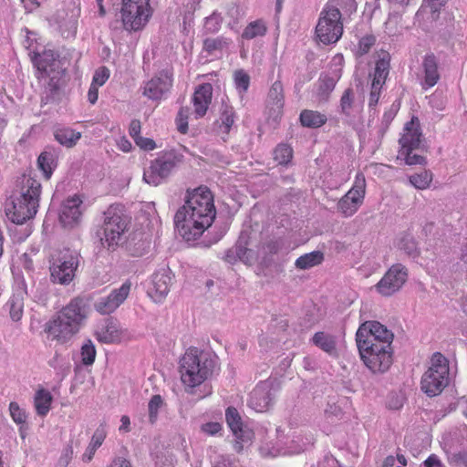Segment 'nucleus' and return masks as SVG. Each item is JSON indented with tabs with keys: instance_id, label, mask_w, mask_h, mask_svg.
<instances>
[{
	"instance_id": "f257e3e1",
	"label": "nucleus",
	"mask_w": 467,
	"mask_h": 467,
	"mask_svg": "<svg viewBox=\"0 0 467 467\" xmlns=\"http://www.w3.org/2000/svg\"><path fill=\"white\" fill-rule=\"evenodd\" d=\"M216 210L213 196L206 187L187 192L184 204L174 216L175 227L186 241L196 240L212 225Z\"/></svg>"
},
{
	"instance_id": "f03ea898",
	"label": "nucleus",
	"mask_w": 467,
	"mask_h": 467,
	"mask_svg": "<svg viewBox=\"0 0 467 467\" xmlns=\"http://www.w3.org/2000/svg\"><path fill=\"white\" fill-rule=\"evenodd\" d=\"M88 299L81 296L73 298L57 315L46 325L48 337L60 343L69 340L78 332L87 317Z\"/></svg>"
},
{
	"instance_id": "7ed1b4c3",
	"label": "nucleus",
	"mask_w": 467,
	"mask_h": 467,
	"mask_svg": "<svg viewBox=\"0 0 467 467\" xmlns=\"http://www.w3.org/2000/svg\"><path fill=\"white\" fill-rule=\"evenodd\" d=\"M355 0H329L320 13L316 27L317 38L325 45L338 41L343 34L342 13L356 11Z\"/></svg>"
},
{
	"instance_id": "20e7f679",
	"label": "nucleus",
	"mask_w": 467,
	"mask_h": 467,
	"mask_svg": "<svg viewBox=\"0 0 467 467\" xmlns=\"http://www.w3.org/2000/svg\"><path fill=\"white\" fill-rule=\"evenodd\" d=\"M19 184V197L12 202L11 208L6 209V214L14 223L23 224L36 213L41 184L36 179L26 175L22 176Z\"/></svg>"
},
{
	"instance_id": "39448f33",
	"label": "nucleus",
	"mask_w": 467,
	"mask_h": 467,
	"mask_svg": "<svg viewBox=\"0 0 467 467\" xmlns=\"http://www.w3.org/2000/svg\"><path fill=\"white\" fill-rule=\"evenodd\" d=\"M213 367V360L207 353L197 348H190L180 361L182 380L186 386L194 388L212 374Z\"/></svg>"
},
{
	"instance_id": "423d86ee",
	"label": "nucleus",
	"mask_w": 467,
	"mask_h": 467,
	"mask_svg": "<svg viewBox=\"0 0 467 467\" xmlns=\"http://www.w3.org/2000/svg\"><path fill=\"white\" fill-rule=\"evenodd\" d=\"M130 218L126 214L120 204L110 205L104 213L102 244H107L109 249H115L122 241L123 234L128 229Z\"/></svg>"
},
{
	"instance_id": "0eeeda50",
	"label": "nucleus",
	"mask_w": 467,
	"mask_h": 467,
	"mask_svg": "<svg viewBox=\"0 0 467 467\" xmlns=\"http://www.w3.org/2000/svg\"><path fill=\"white\" fill-rule=\"evenodd\" d=\"M448 384L449 361L442 354L436 352L432 355L431 367L421 377L420 389L427 396L435 397Z\"/></svg>"
},
{
	"instance_id": "6e6552de",
	"label": "nucleus",
	"mask_w": 467,
	"mask_h": 467,
	"mask_svg": "<svg viewBox=\"0 0 467 467\" xmlns=\"http://www.w3.org/2000/svg\"><path fill=\"white\" fill-rule=\"evenodd\" d=\"M183 154L176 150L163 151L144 170L143 180L150 185L158 186L183 162Z\"/></svg>"
},
{
	"instance_id": "1a4fd4ad",
	"label": "nucleus",
	"mask_w": 467,
	"mask_h": 467,
	"mask_svg": "<svg viewBox=\"0 0 467 467\" xmlns=\"http://www.w3.org/2000/svg\"><path fill=\"white\" fill-rule=\"evenodd\" d=\"M58 58L59 55L51 49H46L41 54L35 53L32 57V61L39 72L38 78H49L47 88L51 93L59 88V79L65 73Z\"/></svg>"
},
{
	"instance_id": "9d476101",
	"label": "nucleus",
	"mask_w": 467,
	"mask_h": 467,
	"mask_svg": "<svg viewBox=\"0 0 467 467\" xmlns=\"http://www.w3.org/2000/svg\"><path fill=\"white\" fill-rule=\"evenodd\" d=\"M119 13L125 30H140L151 16L150 0H121Z\"/></svg>"
},
{
	"instance_id": "9b49d317",
	"label": "nucleus",
	"mask_w": 467,
	"mask_h": 467,
	"mask_svg": "<svg viewBox=\"0 0 467 467\" xmlns=\"http://www.w3.org/2000/svg\"><path fill=\"white\" fill-rule=\"evenodd\" d=\"M79 265V254L69 250L61 251L53 257L49 270L54 284L69 285L75 278Z\"/></svg>"
},
{
	"instance_id": "f8f14e48",
	"label": "nucleus",
	"mask_w": 467,
	"mask_h": 467,
	"mask_svg": "<svg viewBox=\"0 0 467 467\" xmlns=\"http://www.w3.org/2000/svg\"><path fill=\"white\" fill-rule=\"evenodd\" d=\"M360 358L372 372H385L392 364V348L371 343L368 346L357 345Z\"/></svg>"
},
{
	"instance_id": "ddd939ff",
	"label": "nucleus",
	"mask_w": 467,
	"mask_h": 467,
	"mask_svg": "<svg viewBox=\"0 0 467 467\" xmlns=\"http://www.w3.org/2000/svg\"><path fill=\"white\" fill-rule=\"evenodd\" d=\"M394 335L378 321H366L356 333L357 345L368 346L371 343L391 347Z\"/></svg>"
},
{
	"instance_id": "4468645a",
	"label": "nucleus",
	"mask_w": 467,
	"mask_h": 467,
	"mask_svg": "<svg viewBox=\"0 0 467 467\" xmlns=\"http://www.w3.org/2000/svg\"><path fill=\"white\" fill-rule=\"evenodd\" d=\"M408 270L401 264L393 265L375 285L379 294L383 296H390L406 283Z\"/></svg>"
},
{
	"instance_id": "2eb2a0df",
	"label": "nucleus",
	"mask_w": 467,
	"mask_h": 467,
	"mask_svg": "<svg viewBox=\"0 0 467 467\" xmlns=\"http://www.w3.org/2000/svg\"><path fill=\"white\" fill-rule=\"evenodd\" d=\"M365 192V178L358 174L353 187L338 201L337 210L347 217L353 215L362 204Z\"/></svg>"
},
{
	"instance_id": "dca6fc26",
	"label": "nucleus",
	"mask_w": 467,
	"mask_h": 467,
	"mask_svg": "<svg viewBox=\"0 0 467 467\" xmlns=\"http://www.w3.org/2000/svg\"><path fill=\"white\" fill-rule=\"evenodd\" d=\"M400 150H420L427 152L429 146L423 138L418 118L412 117L404 128V134L400 139Z\"/></svg>"
},
{
	"instance_id": "f3484780",
	"label": "nucleus",
	"mask_w": 467,
	"mask_h": 467,
	"mask_svg": "<svg viewBox=\"0 0 467 467\" xmlns=\"http://www.w3.org/2000/svg\"><path fill=\"white\" fill-rule=\"evenodd\" d=\"M130 287V281L124 282L120 287L113 289L109 296L95 302L94 308L101 315L113 313L127 299Z\"/></svg>"
},
{
	"instance_id": "a211bd4d",
	"label": "nucleus",
	"mask_w": 467,
	"mask_h": 467,
	"mask_svg": "<svg viewBox=\"0 0 467 467\" xmlns=\"http://www.w3.org/2000/svg\"><path fill=\"white\" fill-rule=\"evenodd\" d=\"M274 398L275 392L271 383L261 382L251 392L249 405L254 410L263 412L270 407Z\"/></svg>"
},
{
	"instance_id": "6ab92c4d",
	"label": "nucleus",
	"mask_w": 467,
	"mask_h": 467,
	"mask_svg": "<svg viewBox=\"0 0 467 467\" xmlns=\"http://www.w3.org/2000/svg\"><path fill=\"white\" fill-rule=\"evenodd\" d=\"M171 85V75L168 71H161L146 83L143 94L150 99L157 100L170 90Z\"/></svg>"
},
{
	"instance_id": "aec40b11",
	"label": "nucleus",
	"mask_w": 467,
	"mask_h": 467,
	"mask_svg": "<svg viewBox=\"0 0 467 467\" xmlns=\"http://www.w3.org/2000/svg\"><path fill=\"white\" fill-rule=\"evenodd\" d=\"M225 419L228 426L237 440L242 441H251L254 437V432L244 426L242 418L238 410L234 407H229L225 411Z\"/></svg>"
},
{
	"instance_id": "412c9836",
	"label": "nucleus",
	"mask_w": 467,
	"mask_h": 467,
	"mask_svg": "<svg viewBox=\"0 0 467 467\" xmlns=\"http://www.w3.org/2000/svg\"><path fill=\"white\" fill-rule=\"evenodd\" d=\"M212 96L213 87L210 83L202 84L196 88L192 102L197 118H202L206 114L212 101Z\"/></svg>"
},
{
	"instance_id": "4be33fe9",
	"label": "nucleus",
	"mask_w": 467,
	"mask_h": 467,
	"mask_svg": "<svg viewBox=\"0 0 467 467\" xmlns=\"http://www.w3.org/2000/svg\"><path fill=\"white\" fill-rule=\"evenodd\" d=\"M172 276L169 268H161L152 276L154 291L152 296L155 301H161L170 291Z\"/></svg>"
},
{
	"instance_id": "5701e85b",
	"label": "nucleus",
	"mask_w": 467,
	"mask_h": 467,
	"mask_svg": "<svg viewBox=\"0 0 467 467\" xmlns=\"http://www.w3.org/2000/svg\"><path fill=\"white\" fill-rule=\"evenodd\" d=\"M97 339L105 344L119 343L122 332L119 324L116 319H107L105 323L95 333Z\"/></svg>"
},
{
	"instance_id": "b1692460",
	"label": "nucleus",
	"mask_w": 467,
	"mask_h": 467,
	"mask_svg": "<svg viewBox=\"0 0 467 467\" xmlns=\"http://www.w3.org/2000/svg\"><path fill=\"white\" fill-rule=\"evenodd\" d=\"M81 201L78 198L67 199L61 207L59 220L66 227H71L78 223L81 213L79 205Z\"/></svg>"
},
{
	"instance_id": "393cba45",
	"label": "nucleus",
	"mask_w": 467,
	"mask_h": 467,
	"mask_svg": "<svg viewBox=\"0 0 467 467\" xmlns=\"http://www.w3.org/2000/svg\"><path fill=\"white\" fill-rule=\"evenodd\" d=\"M311 342L330 356H336L337 354V337L334 335L324 331H318L314 334L311 338Z\"/></svg>"
},
{
	"instance_id": "a878e982",
	"label": "nucleus",
	"mask_w": 467,
	"mask_h": 467,
	"mask_svg": "<svg viewBox=\"0 0 467 467\" xmlns=\"http://www.w3.org/2000/svg\"><path fill=\"white\" fill-rule=\"evenodd\" d=\"M422 67L424 70V85L426 88L433 87L440 78L436 57L433 54L426 55L422 62Z\"/></svg>"
},
{
	"instance_id": "bb28decb",
	"label": "nucleus",
	"mask_w": 467,
	"mask_h": 467,
	"mask_svg": "<svg viewBox=\"0 0 467 467\" xmlns=\"http://www.w3.org/2000/svg\"><path fill=\"white\" fill-rule=\"evenodd\" d=\"M80 0H67L66 3L67 9L57 14V22L61 25L74 26L80 16Z\"/></svg>"
},
{
	"instance_id": "cd10ccee",
	"label": "nucleus",
	"mask_w": 467,
	"mask_h": 467,
	"mask_svg": "<svg viewBox=\"0 0 467 467\" xmlns=\"http://www.w3.org/2000/svg\"><path fill=\"white\" fill-rule=\"evenodd\" d=\"M299 119L302 126L311 129L319 128L323 126L327 120L326 115L318 111L310 109L302 110L300 113Z\"/></svg>"
},
{
	"instance_id": "c85d7f7f",
	"label": "nucleus",
	"mask_w": 467,
	"mask_h": 467,
	"mask_svg": "<svg viewBox=\"0 0 467 467\" xmlns=\"http://www.w3.org/2000/svg\"><path fill=\"white\" fill-rule=\"evenodd\" d=\"M337 76L332 77L329 75H321L318 79L317 97L319 101L327 102L329 99L331 92L334 90Z\"/></svg>"
},
{
	"instance_id": "c756f323",
	"label": "nucleus",
	"mask_w": 467,
	"mask_h": 467,
	"mask_svg": "<svg viewBox=\"0 0 467 467\" xmlns=\"http://www.w3.org/2000/svg\"><path fill=\"white\" fill-rule=\"evenodd\" d=\"M54 136L58 143L67 148H71L80 139L81 133L69 128H60L55 130Z\"/></svg>"
},
{
	"instance_id": "7c9ffc66",
	"label": "nucleus",
	"mask_w": 467,
	"mask_h": 467,
	"mask_svg": "<svg viewBox=\"0 0 467 467\" xmlns=\"http://www.w3.org/2000/svg\"><path fill=\"white\" fill-rule=\"evenodd\" d=\"M51 393L44 389L37 390L35 394L34 404L36 413L39 416H46L50 410L52 403Z\"/></svg>"
},
{
	"instance_id": "2f4dec72",
	"label": "nucleus",
	"mask_w": 467,
	"mask_h": 467,
	"mask_svg": "<svg viewBox=\"0 0 467 467\" xmlns=\"http://www.w3.org/2000/svg\"><path fill=\"white\" fill-rule=\"evenodd\" d=\"M324 260V254L320 251H313L299 256L295 263V266L300 270H306L320 265Z\"/></svg>"
},
{
	"instance_id": "473e14b6",
	"label": "nucleus",
	"mask_w": 467,
	"mask_h": 467,
	"mask_svg": "<svg viewBox=\"0 0 467 467\" xmlns=\"http://www.w3.org/2000/svg\"><path fill=\"white\" fill-rule=\"evenodd\" d=\"M285 103L283 84L280 80L275 81L268 92V104L276 110L282 109Z\"/></svg>"
},
{
	"instance_id": "72a5a7b5",
	"label": "nucleus",
	"mask_w": 467,
	"mask_h": 467,
	"mask_svg": "<svg viewBox=\"0 0 467 467\" xmlns=\"http://www.w3.org/2000/svg\"><path fill=\"white\" fill-rule=\"evenodd\" d=\"M389 72V55L385 54L383 57L376 62V67L372 82L384 85Z\"/></svg>"
},
{
	"instance_id": "f704fd0d",
	"label": "nucleus",
	"mask_w": 467,
	"mask_h": 467,
	"mask_svg": "<svg viewBox=\"0 0 467 467\" xmlns=\"http://www.w3.org/2000/svg\"><path fill=\"white\" fill-rule=\"evenodd\" d=\"M106 438V432L103 428H99L94 432L91 442L88 447L87 452L83 455V461L90 462L95 454L96 450L101 446Z\"/></svg>"
},
{
	"instance_id": "c9c22d12",
	"label": "nucleus",
	"mask_w": 467,
	"mask_h": 467,
	"mask_svg": "<svg viewBox=\"0 0 467 467\" xmlns=\"http://www.w3.org/2000/svg\"><path fill=\"white\" fill-rule=\"evenodd\" d=\"M247 239L246 236L242 234L238 239V251H239V260L244 262L246 265H253L255 262V253L247 248Z\"/></svg>"
},
{
	"instance_id": "e433bc0d",
	"label": "nucleus",
	"mask_w": 467,
	"mask_h": 467,
	"mask_svg": "<svg viewBox=\"0 0 467 467\" xmlns=\"http://www.w3.org/2000/svg\"><path fill=\"white\" fill-rule=\"evenodd\" d=\"M6 306L9 308L10 317L14 321L21 319L23 315V298L19 295H13L6 303Z\"/></svg>"
},
{
	"instance_id": "4c0bfd02",
	"label": "nucleus",
	"mask_w": 467,
	"mask_h": 467,
	"mask_svg": "<svg viewBox=\"0 0 467 467\" xmlns=\"http://www.w3.org/2000/svg\"><path fill=\"white\" fill-rule=\"evenodd\" d=\"M410 182L419 190L427 189L431 181H432V173L429 171H421L420 173H415L409 178Z\"/></svg>"
},
{
	"instance_id": "58836bf2",
	"label": "nucleus",
	"mask_w": 467,
	"mask_h": 467,
	"mask_svg": "<svg viewBox=\"0 0 467 467\" xmlns=\"http://www.w3.org/2000/svg\"><path fill=\"white\" fill-rule=\"evenodd\" d=\"M266 33V26L261 20L250 23L244 30L242 36L245 39H253L256 36H262Z\"/></svg>"
},
{
	"instance_id": "ea45409f",
	"label": "nucleus",
	"mask_w": 467,
	"mask_h": 467,
	"mask_svg": "<svg viewBox=\"0 0 467 467\" xmlns=\"http://www.w3.org/2000/svg\"><path fill=\"white\" fill-rule=\"evenodd\" d=\"M293 157V150L287 145L281 143L274 150V159L278 164L286 165Z\"/></svg>"
},
{
	"instance_id": "a19ab883",
	"label": "nucleus",
	"mask_w": 467,
	"mask_h": 467,
	"mask_svg": "<svg viewBox=\"0 0 467 467\" xmlns=\"http://www.w3.org/2000/svg\"><path fill=\"white\" fill-rule=\"evenodd\" d=\"M355 95L352 88H347L340 99V113L345 115L346 117H349L351 115V109L354 105Z\"/></svg>"
},
{
	"instance_id": "79ce46f5",
	"label": "nucleus",
	"mask_w": 467,
	"mask_h": 467,
	"mask_svg": "<svg viewBox=\"0 0 467 467\" xmlns=\"http://www.w3.org/2000/svg\"><path fill=\"white\" fill-rule=\"evenodd\" d=\"M234 81L239 94H244L248 90L250 77L244 69L234 71Z\"/></svg>"
},
{
	"instance_id": "37998d69",
	"label": "nucleus",
	"mask_w": 467,
	"mask_h": 467,
	"mask_svg": "<svg viewBox=\"0 0 467 467\" xmlns=\"http://www.w3.org/2000/svg\"><path fill=\"white\" fill-rule=\"evenodd\" d=\"M96 348L90 339H88L81 347V361L85 366H90L94 363L96 358Z\"/></svg>"
},
{
	"instance_id": "c03bdc74",
	"label": "nucleus",
	"mask_w": 467,
	"mask_h": 467,
	"mask_svg": "<svg viewBox=\"0 0 467 467\" xmlns=\"http://www.w3.org/2000/svg\"><path fill=\"white\" fill-rule=\"evenodd\" d=\"M163 405V400L161 395L156 394L151 397L148 404L149 420L154 424L158 419L159 410Z\"/></svg>"
},
{
	"instance_id": "a18cd8bd",
	"label": "nucleus",
	"mask_w": 467,
	"mask_h": 467,
	"mask_svg": "<svg viewBox=\"0 0 467 467\" xmlns=\"http://www.w3.org/2000/svg\"><path fill=\"white\" fill-rule=\"evenodd\" d=\"M53 161V155L47 151L42 152L37 159V165L47 179H49L52 174Z\"/></svg>"
},
{
	"instance_id": "49530a36",
	"label": "nucleus",
	"mask_w": 467,
	"mask_h": 467,
	"mask_svg": "<svg viewBox=\"0 0 467 467\" xmlns=\"http://www.w3.org/2000/svg\"><path fill=\"white\" fill-rule=\"evenodd\" d=\"M400 247L409 255L416 256L418 254L417 243L413 236L409 234H406L401 237L400 241Z\"/></svg>"
},
{
	"instance_id": "de8ad7c7",
	"label": "nucleus",
	"mask_w": 467,
	"mask_h": 467,
	"mask_svg": "<svg viewBox=\"0 0 467 467\" xmlns=\"http://www.w3.org/2000/svg\"><path fill=\"white\" fill-rule=\"evenodd\" d=\"M414 150H400L399 156L402 157L407 165H425L426 158L421 154L413 153Z\"/></svg>"
},
{
	"instance_id": "09e8293b",
	"label": "nucleus",
	"mask_w": 467,
	"mask_h": 467,
	"mask_svg": "<svg viewBox=\"0 0 467 467\" xmlns=\"http://www.w3.org/2000/svg\"><path fill=\"white\" fill-rule=\"evenodd\" d=\"M229 45V40L223 37L206 38L203 41V48L212 53L215 50H222Z\"/></svg>"
},
{
	"instance_id": "8fccbe9b",
	"label": "nucleus",
	"mask_w": 467,
	"mask_h": 467,
	"mask_svg": "<svg viewBox=\"0 0 467 467\" xmlns=\"http://www.w3.org/2000/svg\"><path fill=\"white\" fill-rule=\"evenodd\" d=\"M234 109L228 105H223L222 112H221V121L223 127L225 128V131L229 132L231 127L234 122Z\"/></svg>"
},
{
	"instance_id": "3c124183",
	"label": "nucleus",
	"mask_w": 467,
	"mask_h": 467,
	"mask_svg": "<svg viewBox=\"0 0 467 467\" xmlns=\"http://www.w3.org/2000/svg\"><path fill=\"white\" fill-rule=\"evenodd\" d=\"M188 118H189V108H181L177 118V130L182 134H186L188 131Z\"/></svg>"
},
{
	"instance_id": "603ef678",
	"label": "nucleus",
	"mask_w": 467,
	"mask_h": 467,
	"mask_svg": "<svg viewBox=\"0 0 467 467\" xmlns=\"http://www.w3.org/2000/svg\"><path fill=\"white\" fill-rule=\"evenodd\" d=\"M10 415L13 420L17 424H25L26 421V414L19 405L13 401L9 404Z\"/></svg>"
},
{
	"instance_id": "864d4df0",
	"label": "nucleus",
	"mask_w": 467,
	"mask_h": 467,
	"mask_svg": "<svg viewBox=\"0 0 467 467\" xmlns=\"http://www.w3.org/2000/svg\"><path fill=\"white\" fill-rule=\"evenodd\" d=\"M109 78V68L106 67H100L95 71L91 84L97 87H100L104 85V83L108 80Z\"/></svg>"
},
{
	"instance_id": "5fc2aeb1",
	"label": "nucleus",
	"mask_w": 467,
	"mask_h": 467,
	"mask_svg": "<svg viewBox=\"0 0 467 467\" xmlns=\"http://www.w3.org/2000/svg\"><path fill=\"white\" fill-rule=\"evenodd\" d=\"M73 456V447L71 444H67L64 448L60 458L57 461V467H67Z\"/></svg>"
},
{
	"instance_id": "6e6d98bb",
	"label": "nucleus",
	"mask_w": 467,
	"mask_h": 467,
	"mask_svg": "<svg viewBox=\"0 0 467 467\" xmlns=\"http://www.w3.org/2000/svg\"><path fill=\"white\" fill-rule=\"evenodd\" d=\"M382 86H383L382 84H377V83H373V82L371 83L369 101H368L369 108H374L377 106L379 99L380 90H381Z\"/></svg>"
},
{
	"instance_id": "4d7b16f0",
	"label": "nucleus",
	"mask_w": 467,
	"mask_h": 467,
	"mask_svg": "<svg viewBox=\"0 0 467 467\" xmlns=\"http://www.w3.org/2000/svg\"><path fill=\"white\" fill-rule=\"evenodd\" d=\"M375 36H366L364 37H362L360 40H359V43H358V52L360 55H364V54H367L371 47L375 44Z\"/></svg>"
},
{
	"instance_id": "13d9d810",
	"label": "nucleus",
	"mask_w": 467,
	"mask_h": 467,
	"mask_svg": "<svg viewBox=\"0 0 467 467\" xmlns=\"http://www.w3.org/2000/svg\"><path fill=\"white\" fill-rule=\"evenodd\" d=\"M135 143L144 150H152L156 148V143L152 139L139 137L136 138Z\"/></svg>"
},
{
	"instance_id": "bf43d9fd",
	"label": "nucleus",
	"mask_w": 467,
	"mask_h": 467,
	"mask_svg": "<svg viewBox=\"0 0 467 467\" xmlns=\"http://www.w3.org/2000/svg\"><path fill=\"white\" fill-rule=\"evenodd\" d=\"M221 429L222 426L219 422H208L202 424L201 427V430L208 435H215L221 431Z\"/></svg>"
},
{
	"instance_id": "052dcab7",
	"label": "nucleus",
	"mask_w": 467,
	"mask_h": 467,
	"mask_svg": "<svg viewBox=\"0 0 467 467\" xmlns=\"http://www.w3.org/2000/svg\"><path fill=\"white\" fill-rule=\"evenodd\" d=\"M238 242L235 246L229 249L224 256V260L229 264H234L239 259Z\"/></svg>"
},
{
	"instance_id": "680f3d73",
	"label": "nucleus",
	"mask_w": 467,
	"mask_h": 467,
	"mask_svg": "<svg viewBox=\"0 0 467 467\" xmlns=\"http://www.w3.org/2000/svg\"><path fill=\"white\" fill-rule=\"evenodd\" d=\"M140 121L138 119H132L130 124V135L133 138L134 141L136 140V138L140 137Z\"/></svg>"
},
{
	"instance_id": "e2e57ef3",
	"label": "nucleus",
	"mask_w": 467,
	"mask_h": 467,
	"mask_svg": "<svg viewBox=\"0 0 467 467\" xmlns=\"http://www.w3.org/2000/svg\"><path fill=\"white\" fill-rule=\"evenodd\" d=\"M117 145L119 149L124 152H129L132 148L130 141L126 137L119 138L117 141Z\"/></svg>"
},
{
	"instance_id": "0e129e2a",
	"label": "nucleus",
	"mask_w": 467,
	"mask_h": 467,
	"mask_svg": "<svg viewBox=\"0 0 467 467\" xmlns=\"http://www.w3.org/2000/svg\"><path fill=\"white\" fill-rule=\"evenodd\" d=\"M99 87L90 85V88L88 92V99L91 104H95L99 98Z\"/></svg>"
},
{
	"instance_id": "69168bd1",
	"label": "nucleus",
	"mask_w": 467,
	"mask_h": 467,
	"mask_svg": "<svg viewBox=\"0 0 467 467\" xmlns=\"http://www.w3.org/2000/svg\"><path fill=\"white\" fill-rule=\"evenodd\" d=\"M265 250L269 254H275L280 250V244L276 241H270L266 244Z\"/></svg>"
},
{
	"instance_id": "338daca9",
	"label": "nucleus",
	"mask_w": 467,
	"mask_h": 467,
	"mask_svg": "<svg viewBox=\"0 0 467 467\" xmlns=\"http://www.w3.org/2000/svg\"><path fill=\"white\" fill-rule=\"evenodd\" d=\"M425 467H441V463L438 457L434 454H431L425 462Z\"/></svg>"
},
{
	"instance_id": "774afa93",
	"label": "nucleus",
	"mask_w": 467,
	"mask_h": 467,
	"mask_svg": "<svg viewBox=\"0 0 467 467\" xmlns=\"http://www.w3.org/2000/svg\"><path fill=\"white\" fill-rule=\"evenodd\" d=\"M110 467H131V464L126 459L119 457L114 459Z\"/></svg>"
}]
</instances>
